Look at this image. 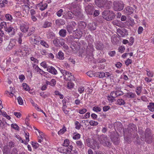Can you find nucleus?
<instances>
[{
	"instance_id": "13d9d810",
	"label": "nucleus",
	"mask_w": 154,
	"mask_h": 154,
	"mask_svg": "<svg viewBox=\"0 0 154 154\" xmlns=\"http://www.w3.org/2000/svg\"><path fill=\"white\" fill-rule=\"evenodd\" d=\"M63 11L62 9H60L57 12V15L59 17L61 16Z\"/></svg>"
},
{
	"instance_id": "4468645a",
	"label": "nucleus",
	"mask_w": 154,
	"mask_h": 154,
	"mask_svg": "<svg viewBox=\"0 0 154 154\" xmlns=\"http://www.w3.org/2000/svg\"><path fill=\"white\" fill-rule=\"evenodd\" d=\"M16 44V39H11L10 43L7 47L8 48L9 50H11L15 45Z\"/></svg>"
},
{
	"instance_id": "cd10ccee",
	"label": "nucleus",
	"mask_w": 154,
	"mask_h": 154,
	"mask_svg": "<svg viewBox=\"0 0 154 154\" xmlns=\"http://www.w3.org/2000/svg\"><path fill=\"white\" fill-rule=\"evenodd\" d=\"M64 54L62 51H59L58 53V55L57 57L60 60H63L64 58Z\"/></svg>"
},
{
	"instance_id": "f257e3e1",
	"label": "nucleus",
	"mask_w": 154,
	"mask_h": 154,
	"mask_svg": "<svg viewBox=\"0 0 154 154\" xmlns=\"http://www.w3.org/2000/svg\"><path fill=\"white\" fill-rule=\"evenodd\" d=\"M96 5L100 8L109 9L111 6V2L107 0H95Z\"/></svg>"
},
{
	"instance_id": "4be33fe9",
	"label": "nucleus",
	"mask_w": 154,
	"mask_h": 154,
	"mask_svg": "<svg viewBox=\"0 0 154 154\" xmlns=\"http://www.w3.org/2000/svg\"><path fill=\"white\" fill-rule=\"evenodd\" d=\"M125 12L128 15H130L133 13L134 10L130 6H128L125 8Z\"/></svg>"
},
{
	"instance_id": "9d476101",
	"label": "nucleus",
	"mask_w": 154,
	"mask_h": 154,
	"mask_svg": "<svg viewBox=\"0 0 154 154\" xmlns=\"http://www.w3.org/2000/svg\"><path fill=\"white\" fill-rule=\"evenodd\" d=\"M74 8L73 14L76 17H81V8L78 6H76V7H72Z\"/></svg>"
},
{
	"instance_id": "393cba45",
	"label": "nucleus",
	"mask_w": 154,
	"mask_h": 154,
	"mask_svg": "<svg viewBox=\"0 0 154 154\" xmlns=\"http://www.w3.org/2000/svg\"><path fill=\"white\" fill-rule=\"evenodd\" d=\"M39 5H40L39 9L42 11L46 9L48 6V4L47 3H44L42 2H41Z\"/></svg>"
},
{
	"instance_id": "0e129e2a",
	"label": "nucleus",
	"mask_w": 154,
	"mask_h": 154,
	"mask_svg": "<svg viewBox=\"0 0 154 154\" xmlns=\"http://www.w3.org/2000/svg\"><path fill=\"white\" fill-rule=\"evenodd\" d=\"M146 74L149 77H152L153 75V72H150V71L147 70H146Z\"/></svg>"
},
{
	"instance_id": "58836bf2",
	"label": "nucleus",
	"mask_w": 154,
	"mask_h": 154,
	"mask_svg": "<svg viewBox=\"0 0 154 154\" xmlns=\"http://www.w3.org/2000/svg\"><path fill=\"white\" fill-rule=\"evenodd\" d=\"M40 44L46 48H48L49 47L48 44L45 41L41 40L40 42Z\"/></svg>"
},
{
	"instance_id": "37998d69",
	"label": "nucleus",
	"mask_w": 154,
	"mask_h": 154,
	"mask_svg": "<svg viewBox=\"0 0 154 154\" xmlns=\"http://www.w3.org/2000/svg\"><path fill=\"white\" fill-rule=\"evenodd\" d=\"M69 144V141L68 140L66 139L64 140L63 144V146H64L67 147Z\"/></svg>"
},
{
	"instance_id": "864d4df0",
	"label": "nucleus",
	"mask_w": 154,
	"mask_h": 154,
	"mask_svg": "<svg viewBox=\"0 0 154 154\" xmlns=\"http://www.w3.org/2000/svg\"><path fill=\"white\" fill-rule=\"evenodd\" d=\"M87 111L86 109L85 108L80 109L79 110V113L80 114H83L85 113Z\"/></svg>"
},
{
	"instance_id": "bf43d9fd",
	"label": "nucleus",
	"mask_w": 154,
	"mask_h": 154,
	"mask_svg": "<svg viewBox=\"0 0 154 154\" xmlns=\"http://www.w3.org/2000/svg\"><path fill=\"white\" fill-rule=\"evenodd\" d=\"M117 96L122 95L124 94V93L122 91H116Z\"/></svg>"
},
{
	"instance_id": "e433bc0d",
	"label": "nucleus",
	"mask_w": 154,
	"mask_h": 154,
	"mask_svg": "<svg viewBox=\"0 0 154 154\" xmlns=\"http://www.w3.org/2000/svg\"><path fill=\"white\" fill-rule=\"evenodd\" d=\"M117 102L118 104L120 105H124L125 103V101L122 99H119L118 100Z\"/></svg>"
},
{
	"instance_id": "39448f33",
	"label": "nucleus",
	"mask_w": 154,
	"mask_h": 154,
	"mask_svg": "<svg viewBox=\"0 0 154 154\" xmlns=\"http://www.w3.org/2000/svg\"><path fill=\"white\" fill-rule=\"evenodd\" d=\"M114 10L117 11L122 10L124 8V5L122 1H114L113 3Z\"/></svg>"
},
{
	"instance_id": "2eb2a0df",
	"label": "nucleus",
	"mask_w": 154,
	"mask_h": 154,
	"mask_svg": "<svg viewBox=\"0 0 154 154\" xmlns=\"http://www.w3.org/2000/svg\"><path fill=\"white\" fill-rule=\"evenodd\" d=\"M29 29V26L27 24H22L20 26V29L21 31L24 32H27Z\"/></svg>"
},
{
	"instance_id": "49530a36",
	"label": "nucleus",
	"mask_w": 154,
	"mask_h": 154,
	"mask_svg": "<svg viewBox=\"0 0 154 154\" xmlns=\"http://www.w3.org/2000/svg\"><path fill=\"white\" fill-rule=\"evenodd\" d=\"M18 103L20 105H22L23 104V101L20 97H19L17 98Z\"/></svg>"
},
{
	"instance_id": "680f3d73",
	"label": "nucleus",
	"mask_w": 154,
	"mask_h": 154,
	"mask_svg": "<svg viewBox=\"0 0 154 154\" xmlns=\"http://www.w3.org/2000/svg\"><path fill=\"white\" fill-rule=\"evenodd\" d=\"M6 18L8 20H11L12 19V17L9 14H7L5 16Z\"/></svg>"
},
{
	"instance_id": "1a4fd4ad",
	"label": "nucleus",
	"mask_w": 154,
	"mask_h": 154,
	"mask_svg": "<svg viewBox=\"0 0 154 154\" xmlns=\"http://www.w3.org/2000/svg\"><path fill=\"white\" fill-rule=\"evenodd\" d=\"M5 30L11 36L14 35L15 33V29L13 27L11 26L6 27L5 29Z\"/></svg>"
},
{
	"instance_id": "7c9ffc66",
	"label": "nucleus",
	"mask_w": 154,
	"mask_h": 154,
	"mask_svg": "<svg viewBox=\"0 0 154 154\" xmlns=\"http://www.w3.org/2000/svg\"><path fill=\"white\" fill-rule=\"evenodd\" d=\"M66 29L69 33H71L72 31H74L76 30H74L73 27L70 25H68L66 26Z\"/></svg>"
},
{
	"instance_id": "338daca9",
	"label": "nucleus",
	"mask_w": 154,
	"mask_h": 154,
	"mask_svg": "<svg viewBox=\"0 0 154 154\" xmlns=\"http://www.w3.org/2000/svg\"><path fill=\"white\" fill-rule=\"evenodd\" d=\"M110 96L113 98L114 99L117 97L116 91H113L111 92Z\"/></svg>"
},
{
	"instance_id": "f8f14e48",
	"label": "nucleus",
	"mask_w": 154,
	"mask_h": 154,
	"mask_svg": "<svg viewBox=\"0 0 154 154\" xmlns=\"http://www.w3.org/2000/svg\"><path fill=\"white\" fill-rule=\"evenodd\" d=\"M64 17L67 19H72L73 17V14L71 11H67L64 13Z\"/></svg>"
},
{
	"instance_id": "4c0bfd02",
	"label": "nucleus",
	"mask_w": 154,
	"mask_h": 154,
	"mask_svg": "<svg viewBox=\"0 0 154 154\" xmlns=\"http://www.w3.org/2000/svg\"><path fill=\"white\" fill-rule=\"evenodd\" d=\"M23 2L26 5H24V6H25L26 8L28 9H29V6H28L29 5V0H23Z\"/></svg>"
},
{
	"instance_id": "c9c22d12",
	"label": "nucleus",
	"mask_w": 154,
	"mask_h": 154,
	"mask_svg": "<svg viewBox=\"0 0 154 154\" xmlns=\"http://www.w3.org/2000/svg\"><path fill=\"white\" fill-rule=\"evenodd\" d=\"M86 26V24L84 22H82L79 24V27L82 29H84Z\"/></svg>"
},
{
	"instance_id": "aec40b11",
	"label": "nucleus",
	"mask_w": 154,
	"mask_h": 154,
	"mask_svg": "<svg viewBox=\"0 0 154 154\" xmlns=\"http://www.w3.org/2000/svg\"><path fill=\"white\" fill-rule=\"evenodd\" d=\"M47 69L48 72L54 75H56L57 73V70L53 66L48 67Z\"/></svg>"
},
{
	"instance_id": "8fccbe9b",
	"label": "nucleus",
	"mask_w": 154,
	"mask_h": 154,
	"mask_svg": "<svg viewBox=\"0 0 154 154\" xmlns=\"http://www.w3.org/2000/svg\"><path fill=\"white\" fill-rule=\"evenodd\" d=\"M11 126L14 129H15L17 131L19 130V127L16 124H12L11 125Z\"/></svg>"
},
{
	"instance_id": "de8ad7c7",
	"label": "nucleus",
	"mask_w": 154,
	"mask_h": 154,
	"mask_svg": "<svg viewBox=\"0 0 154 154\" xmlns=\"http://www.w3.org/2000/svg\"><path fill=\"white\" fill-rule=\"evenodd\" d=\"M90 125L91 126L97 125L98 124V122L94 121H90L89 122Z\"/></svg>"
},
{
	"instance_id": "c03bdc74",
	"label": "nucleus",
	"mask_w": 154,
	"mask_h": 154,
	"mask_svg": "<svg viewBox=\"0 0 154 154\" xmlns=\"http://www.w3.org/2000/svg\"><path fill=\"white\" fill-rule=\"evenodd\" d=\"M51 23L48 22H45L43 27L45 28H46L51 26Z\"/></svg>"
},
{
	"instance_id": "412c9836",
	"label": "nucleus",
	"mask_w": 154,
	"mask_h": 154,
	"mask_svg": "<svg viewBox=\"0 0 154 154\" xmlns=\"http://www.w3.org/2000/svg\"><path fill=\"white\" fill-rule=\"evenodd\" d=\"M3 154H11V149L8 148V146H5L3 149Z\"/></svg>"
},
{
	"instance_id": "69168bd1",
	"label": "nucleus",
	"mask_w": 154,
	"mask_h": 154,
	"mask_svg": "<svg viewBox=\"0 0 154 154\" xmlns=\"http://www.w3.org/2000/svg\"><path fill=\"white\" fill-rule=\"evenodd\" d=\"M14 115L17 118L20 117L21 116V114L20 112H14Z\"/></svg>"
},
{
	"instance_id": "0eeeda50",
	"label": "nucleus",
	"mask_w": 154,
	"mask_h": 154,
	"mask_svg": "<svg viewBox=\"0 0 154 154\" xmlns=\"http://www.w3.org/2000/svg\"><path fill=\"white\" fill-rule=\"evenodd\" d=\"M85 10L87 15H92L94 10V7L92 4H89L85 6Z\"/></svg>"
},
{
	"instance_id": "5701e85b",
	"label": "nucleus",
	"mask_w": 154,
	"mask_h": 154,
	"mask_svg": "<svg viewBox=\"0 0 154 154\" xmlns=\"http://www.w3.org/2000/svg\"><path fill=\"white\" fill-rule=\"evenodd\" d=\"M124 96L128 98H133L135 97L136 95L132 92L128 93Z\"/></svg>"
},
{
	"instance_id": "774afa93",
	"label": "nucleus",
	"mask_w": 154,
	"mask_h": 154,
	"mask_svg": "<svg viewBox=\"0 0 154 154\" xmlns=\"http://www.w3.org/2000/svg\"><path fill=\"white\" fill-rule=\"evenodd\" d=\"M39 144L37 143H33L32 144V146L34 149H36L39 146Z\"/></svg>"
},
{
	"instance_id": "473e14b6",
	"label": "nucleus",
	"mask_w": 154,
	"mask_h": 154,
	"mask_svg": "<svg viewBox=\"0 0 154 154\" xmlns=\"http://www.w3.org/2000/svg\"><path fill=\"white\" fill-rule=\"evenodd\" d=\"M14 54L19 57H21L22 55V51L21 49H19L17 51H15Z\"/></svg>"
},
{
	"instance_id": "a878e982",
	"label": "nucleus",
	"mask_w": 154,
	"mask_h": 154,
	"mask_svg": "<svg viewBox=\"0 0 154 154\" xmlns=\"http://www.w3.org/2000/svg\"><path fill=\"white\" fill-rule=\"evenodd\" d=\"M88 26L89 29L91 31L94 30L96 28V24L95 23H89L88 24Z\"/></svg>"
},
{
	"instance_id": "20e7f679",
	"label": "nucleus",
	"mask_w": 154,
	"mask_h": 154,
	"mask_svg": "<svg viewBox=\"0 0 154 154\" xmlns=\"http://www.w3.org/2000/svg\"><path fill=\"white\" fill-rule=\"evenodd\" d=\"M60 71L64 76V79L65 80L70 81L75 80L74 76L71 73L62 69H60Z\"/></svg>"
},
{
	"instance_id": "b1692460",
	"label": "nucleus",
	"mask_w": 154,
	"mask_h": 154,
	"mask_svg": "<svg viewBox=\"0 0 154 154\" xmlns=\"http://www.w3.org/2000/svg\"><path fill=\"white\" fill-rule=\"evenodd\" d=\"M46 83L47 85H50L51 86L54 87L56 84V82L55 79H52L50 82L46 81Z\"/></svg>"
},
{
	"instance_id": "5fc2aeb1",
	"label": "nucleus",
	"mask_w": 154,
	"mask_h": 154,
	"mask_svg": "<svg viewBox=\"0 0 154 154\" xmlns=\"http://www.w3.org/2000/svg\"><path fill=\"white\" fill-rule=\"evenodd\" d=\"M75 128L77 129H79L81 127V125L80 123L78 121L75 122Z\"/></svg>"
},
{
	"instance_id": "79ce46f5",
	"label": "nucleus",
	"mask_w": 154,
	"mask_h": 154,
	"mask_svg": "<svg viewBox=\"0 0 154 154\" xmlns=\"http://www.w3.org/2000/svg\"><path fill=\"white\" fill-rule=\"evenodd\" d=\"M58 39L56 38L53 41V43L54 44V45L56 47H59V43H58Z\"/></svg>"
},
{
	"instance_id": "bb28decb",
	"label": "nucleus",
	"mask_w": 154,
	"mask_h": 154,
	"mask_svg": "<svg viewBox=\"0 0 154 154\" xmlns=\"http://www.w3.org/2000/svg\"><path fill=\"white\" fill-rule=\"evenodd\" d=\"M66 34V31L65 29H61L59 32L60 35L62 37H65Z\"/></svg>"
},
{
	"instance_id": "2f4dec72",
	"label": "nucleus",
	"mask_w": 154,
	"mask_h": 154,
	"mask_svg": "<svg viewBox=\"0 0 154 154\" xmlns=\"http://www.w3.org/2000/svg\"><path fill=\"white\" fill-rule=\"evenodd\" d=\"M97 74V76L101 78H103L105 75V73L103 72H98Z\"/></svg>"
},
{
	"instance_id": "9b49d317",
	"label": "nucleus",
	"mask_w": 154,
	"mask_h": 154,
	"mask_svg": "<svg viewBox=\"0 0 154 154\" xmlns=\"http://www.w3.org/2000/svg\"><path fill=\"white\" fill-rule=\"evenodd\" d=\"M94 50L93 46L91 44H89L87 46L86 50V53L88 55L92 54Z\"/></svg>"
},
{
	"instance_id": "603ef678",
	"label": "nucleus",
	"mask_w": 154,
	"mask_h": 154,
	"mask_svg": "<svg viewBox=\"0 0 154 154\" xmlns=\"http://www.w3.org/2000/svg\"><path fill=\"white\" fill-rule=\"evenodd\" d=\"M132 61L131 59H130L129 58H128L126 60V61L125 62V64L126 66H128L130 64H131L132 63Z\"/></svg>"
},
{
	"instance_id": "4d7b16f0",
	"label": "nucleus",
	"mask_w": 154,
	"mask_h": 154,
	"mask_svg": "<svg viewBox=\"0 0 154 154\" xmlns=\"http://www.w3.org/2000/svg\"><path fill=\"white\" fill-rule=\"evenodd\" d=\"M35 29L32 28V29H31L29 30V33L27 34V36H29L31 35L34 32Z\"/></svg>"
},
{
	"instance_id": "ddd939ff",
	"label": "nucleus",
	"mask_w": 154,
	"mask_h": 154,
	"mask_svg": "<svg viewBox=\"0 0 154 154\" xmlns=\"http://www.w3.org/2000/svg\"><path fill=\"white\" fill-rule=\"evenodd\" d=\"M95 48L99 50H102L104 48L103 44L99 41H97L95 44Z\"/></svg>"
},
{
	"instance_id": "a18cd8bd",
	"label": "nucleus",
	"mask_w": 154,
	"mask_h": 154,
	"mask_svg": "<svg viewBox=\"0 0 154 154\" xmlns=\"http://www.w3.org/2000/svg\"><path fill=\"white\" fill-rule=\"evenodd\" d=\"M23 87L24 90L26 91H29L30 88L29 86L26 83H23Z\"/></svg>"
},
{
	"instance_id": "a19ab883",
	"label": "nucleus",
	"mask_w": 154,
	"mask_h": 154,
	"mask_svg": "<svg viewBox=\"0 0 154 154\" xmlns=\"http://www.w3.org/2000/svg\"><path fill=\"white\" fill-rule=\"evenodd\" d=\"M111 139L112 141L116 145H118L119 143L118 139L117 137L112 138Z\"/></svg>"
},
{
	"instance_id": "f704fd0d",
	"label": "nucleus",
	"mask_w": 154,
	"mask_h": 154,
	"mask_svg": "<svg viewBox=\"0 0 154 154\" xmlns=\"http://www.w3.org/2000/svg\"><path fill=\"white\" fill-rule=\"evenodd\" d=\"M66 129L65 126H63L62 129H60V130L58 132V134L59 135H61L63 134L66 131Z\"/></svg>"
},
{
	"instance_id": "e2e57ef3",
	"label": "nucleus",
	"mask_w": 154,
	"mask_h": 154,
	"mask_svg": "<svg viewBox=\"0 0 154 154\" xmlns=\"http://www.w3.org/2000/svg\"><path fill=\"white\" fill-rule=\"evenodd\" d=\"M122 32H123V34H122V37H124L126 35H128V30L125 29H123L122 30Z\"/></svg>"
},
{
	"instance_id": "3c124183",
	"label": "nucleus",
	"mask_w": 154,
	"mask_h": 154,
	"mask_svg": "<svg viewBox=\"0 0 154 154\" xmlns=\"http://www.w3.org/2000/svg\"><path fill=\"white\" fill-rule=\"evenodd\" d=\"M85 90L83 87L81 86L78 88V92L80 94H82L83 93Z\"/></svg>"
},
{
	"instance_id": "c85d7f7f",
	"label": "nucleus",
	"mask_w": 154,
	"mask_h": 154,
	"mask_svg": "<svg viewBox=\"0 0 154 154\" xmlns=\"http://www.w3.org/2000/svg\"><path fill=\"white\" fill-rule=\"evenodd\" d=\"M147 107L150 111L152 112L154 111V103H150L148 106Z\"/></svg>"
},
{
	"instance_id": "09e8293b",
	"label": "nucleus",
	"mask_w": 154,
	"mask_h": 154,
	"mask_svg": "<svg viewBox=\"0 0 154 154\" xmlns=\"http://www.w3.org/2000/svg\"><path fill=\"white\" fill-rule=\"evenodd\" d=\"M141 88L140 87H137L136 92L137 95H140L141 92Z\"/></svg>"
},
{
	"instance_id": "6e6552de",
	"label": "nucleus",
	"mask_w": 154,
	"mask_h": 154,
	"mask_svg": "<svg viewBox=\"0 0 154 154\" xmlns=\"http://www.w3.org/2000/svg\"><path fill=\"white\" fill-rule=\"evenodd\" d=\"M73 146L72 145H70L69 147L65 149H63V147L59 148L58 149V151L61 153L70 154L72 150Z\"/></svg>"
},
{
	"instance_id": "f03ea898",
	"label": "nucleus",
	"mask_w": 154,
	"mask_h": 154,
	"mask_svg": "<svg viewBox=\"0 0 154 154\" xmlns=\"http://www.w3.org/2000/svg\"><path fill=\"white\" fill-rule=\"evenodd\" d=\"M102 17L104 19L107 21H110L114 19L115 15L111 11L105 10L102 13Z\"/></svg>"
},
{
	"instance_id": "ea45409f",
	"label": "nucleus",
	"mask_w": 154,
	"mask_h": 154,
	"mask_svg": "<svg viewBox=\"0 0 154 154\" xmlns=\"http://www.w3.org/2000/svg\"><path fill=\"white\" fill-rule=\"evenodd\" d=\"M93 110L96 112H100L101 110L100 108L97 106H95L93 108Z\"/></svg>"
},
{
	"instance_id": "6ab92c4d",
	"label": "nucleus",
	"mask_w": 154,
	"mask_h": 154,
	"mask_svg": "<svg viewBox=\"0 0 154 154\" xmlns=\"http://www.w3.org/2000/svg\"><path fill=\"white\" fill-rule=\"evenodd\" d=\"M114 125L115 127L117 128L119 131L121 132L123 130L122 124L121 122H116L115 123Z\"/></svg>"
},
{
	"instance_id": "7ed1b4c3",
	"label": "nucleus",
	"mask_w": 154,
	"mask_h": 154,
	"mask_svg": "<svg viewBox=\"0 0 154 154\" xmlns=\"http://www.w3.org/2000/svg\"><path fill=\"white\" fill-rule=\"evenodd\" d=\"M99 140L100 144L104 146L109 147L111 145L108 137L105 135L103 134L99 137Z\"/></svg>"
},
{
	"instance_id": "423d86ee",
	"label": "nucleus",
	"mask_w": 154,
	"mask_h": 154,
	"mask_svg": "<svg viewBox=\"0 0 154 154\" xmlns=\"http://www.w3.org/2000/svg\"><path fill=\"white\" fill-rule=\"evenodd\" d=\"M145 140L147 142L150 143L152 141V138L150 130L149 128H147L145 131Z\"/></svg>"
},
{
	"instance_id": "dca6fc26",
	"label": "nucleus",
	"mask_w": 154,
	"mask_h": 154,
	"mask_svg": "<svg viewBox=\"0 0 154 154\" xmlns=\"http://www.w3.org/2000/svg\"><path fill=\"white\" fill-rule=\"evenodd\" d=\"M128 129L130 132L137 131V128L136 125L133 124L129 125Z\"/></svg>"
},
{
	"instance_id": "72a5a7b5",
	"label": "nucleus",
	"mask_w": 154,
	"mask_h": 154,
	"mask_svg": "<svg viewBox=\"0 0 154 154\" xmlns=\"http://www.w3.org/2000/svg\"><path fill=\"white\" fill-rule=\"evenodd\" d=\"M82 0H74V2H72L71 4V6L72 7H76V6H78L76 4L81 2Z\"/></svg>"
},
{
	"instance_id": "c756f323",
	"label": "nucleus",
	"mask_w": 154,
	"mask_h": 154,
	"mask_svg": "<svg viewBox=\"0 0 154 154\" xmlns=\"http://www.w3.org/2000/svg\"><path fill=\"white\" fill-rule=\"evenodd\" d=\"M76 143L78 147L82 149L84 148V146L81 141L77 140Z\"/></svg>"
},
{
	"instance_id": "052dcab7",
	"label": "nucleus",
	"mask_w": 154,
	"mask_h": 154,
	"mask_svg": "<svg viewBox=\"0 0 154 154\" xmlns=\"http://www.w3.org/2000/svg\"><path fill=\"white\" fill-rule=\"evenodd\" d=\"M74 86V84L71 82H69L67 84V86L68 88H72Z\"/></svg>"
},
{
	"instance_id": "6e6d98bb",
	"label": "nucleus",
	"mask_w": 154,
	"mask_h": 154,
	"mask_svg": "<svg viewBox=\"0 0 154 154\" xmlns=\"http://www.w3.org/2000/svg\"><path fill=\"white\" fill-rule=\"evenodd\" d=\"M6 26L7 24L6 23L4 22H1L0 24V26L2 28H4L5 29V28L7 27Z\"/></svg>"
},
{
	"instance_id": "a211bd4d",
	"label": "nucleus",
	"mask_w": 154,
	"mask_h": 154,
	"mask_svg": "<svg viewBox=\"0 0 154 154\" xmlns=\"http://www.w3.org/2000/svg\"><path fill=\"white\" fill-rule=\"evenodd\" d=\"M100 147L99 145V143L97 142L96 141L94 140L92 143V144H91L90 148L94 149H98Z\"/></svg>"
},
{
	"instance_id": "f3484780",
	"label": "nucleus",
	"mask_w": 154,
	"mask_h": 154,
	"mask_svg": "<svg viewBox=\"0 0 154 154\" xmlns=\"http://www.w3.org/2000/svg\"><path fill=\"white\" fill-rule=\"evenodd\" d=\"M33 36L34 38H32V40L33 39V41L34 43L35 44H38L39 43V42L41 40V38L39 36H37L36 35H33Z\"/></svg>"
}]
</instances>
